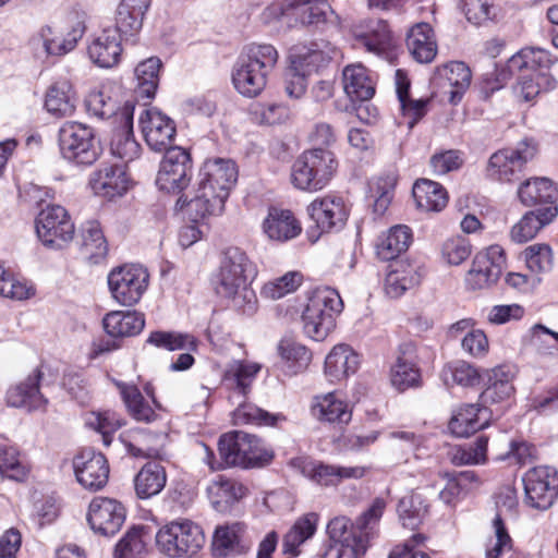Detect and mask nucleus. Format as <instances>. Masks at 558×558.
I'll return each instance as SVG.
<instances>
[{
    "label": "nucleus",
    "mask_w": 558,
    "mask_h": 558,
    "mask_svg": "<svg viewBox=\"0 0 558 558\" xmlns=\"http://www.w3.org/2000/svg\"><path fill=\"white\" fill-rule=\"evenodd\" d=\"M156 543L169 557L192 556L204 546L205 535L198 524L183 519L163 525L156 534Z\"/></svg>",
    "instance_id": "obj_8"
},
{
    "label": "nucleus",
    "mask_w": 558,
    "mask_h": 558,
    "mask_svg": "<svg viewBox=\"0 0 558 558\" xmlns=\"http://www.w3.org/2000/svg\"><path fill=\"white\" fill-rule=\"evenodd\" d=\"M238 170L229 159H208L199 169L193 196L182 194L175 204L179 210L185 209L192 221L197 222L208 216L220 215L235 183Z\"/></svg>",
    "instance_id": "obj_1"
},
{
    "label": "nucleus",
    "mask_w": 558,
    "mask_h": 558,
    "mask_svg": "<svg viewBox=\"0 0 558 558\" xmlns=\"http://www.w3.org/2000/svg\"><path fill=\"white\" fill-rule=\"evenodd\" d=\"M446 384L452 383L462 387H474L480 384L482 376L478 369L472 364L458 360L448 363L442 371Z\"/></svg>",
    "instance_id": "obj_62"
},
{
    "label": "nucleus",
    "mask_w": 558,
    "mask_h": 558,
    "mask_svg": "<svg viewBox=\"0 0 558 558\" xmlns=\"http://www.w3.org/2000/svg\"><path fill=\"white\" fill-rule=\"evenodd\" d=\"M146 342L158 349H163L168 351L196 349V340L193 336L177 331H153L149 333Z\"/></svg>",
    "instance_id": "obj_60"
},
{
    "label": "nucleus",
    "mask_w": 558,
    "mask_h": 558,
    "mask_svg": "<svg viewBox=\"0 0 558 558\" xmlns=\"http://www.w3.org/2000/svg\"><path fill=\"white\" fill-rule=\"evenodd\" d=\"M518 195L525 206H558V191L554 182L547 178H534L525 181L519 187Z\"/></svg>",
    "instance_id": "obj_37"
},
{
    "label": "nucleus",
    "mask_w": 558,
    "mask_h": 558,
    "mask_svg": "<svg viewBox=\"0 0 558 558\" xmlns=\"http://www.w3.org/2000/svg\"><path fill=\"white\" fill-rule=\"evenodd\" d=\"M286 420V416L281 413H270L246 401H241L233 411V421L238 425L278 426Z\"/></svg>",
    "instance_id": "obj_52"
},
{
    "label": "nucleus",
    "mask_w": 558,
    "mask_h": 558,
    "mask_svg": "<svg viewBox=\"0 0 558 558\" xmlns=\"http://www.w3.org/2000/svg\"><path fill=\"white\" fill-rule=\"evenodd\" d=\"M36 233L48 248L61 250L73 240L75 228L66 209L60 205H49L36 219Z\"/></svg>",
    "instance_id": "obj_12"
},
{
    "label": "nucleus",
    "mask_w": 558,
    "mask_h": 558,
    "mask_svg": "<svg viewBox=\"0 0 558 558\" xmlns=\"http://www.w3.org/2000/svg\"><path fill=\"white\" fill-rule=\"evenodd\" d=\"M342 84L345 95L352 102L368 101L375 94V84L368 70L357 63L350 64L343 69Z\"/></svg>",
    "instance_id": "obj_30"
},
{
    "label": "nucleus",
    "mask_w": 558,
    "mask_h": 558,
    "mask_svg": "<svg viewBox=\"0 0 558 558\" xmlns=\"http://www.w3.org/2000/svg\"><path fill=\"white\" fill-rule=\"evenodd\" d=\"M522 481L526 504L532 508L547 510L558 497V472L554 468H533Z\"/></svg>",
    "instance_id": "obj_13"
},
{
    "label": "nucleus",
    "mask_w": 558,
    "mask_h": 558,
    "mask_svg": "<svg viewBox=\"0 0 558 558\" xmlns=\"http://www.w3.org/2000/svg\"><path fill=\"white\" fill-rule=\"evenodd\" d=\"M303 276L299 271H289L280 278L264 284L260 294L269 300H278L294 292L302 283Z\"/></svg>",
    "instance_id": "obj_63"
},
{
    "label": "nucleus",
    "mask_w": 558,
    "mask_h": 558,
    "mask_svg": "<svg viewBox=\"0 0 558 558\" xmlns=\"http://www.w3.org/2000/svg\"><path fill=\"white\" fill-rule=\"evenodd\" d=\"M390 381L399 391H405L420 385L421 373L411 355L401 352L397 357L390 371Z\"/></svg>",
    "instance_id": "obj_51"
},
{
    "label": "nucleus",
    "mask_w": 558,
    "mask_h": 558,
    "mask_svg": "<svg viewBox=\"0 0 558 558\" xmlns=\"http://www.w3.org/2000/svg\"><path fill=\"white\" fill-rule=\"evenodd\" d=\"M113 85H104L97 90H93L85 99V108L88 116L98 120H107L114 118L116 121L121 123L120 102L113 97Z\"/></svg>",
    "instance_id": "obj_36"
},
{
    "label": "nucleus",
    "mask_w": 558,
    "mask_h": 558,
    "mask_svg": "<svg viewBox=\"0 0 558 558\" xmlns=\"http://www.w3.org/2000/svg\"><path fill=\"white\" fill-rule=\"evenodd\" d=\"M59 147L62 158L77 167H89L102 153L100 141L87 124L65 122L59 130Z\"/></svg>",
    "instance_id": "obj_7"
},
{
    "label": "nucleus",
    "mask_w": 558,
    "mask_h": 558,
    "mask_svg": "<svg viewBox=\"0 0 558 558\" xmlns=\"http://www.w3.org/2000/svg\"><path fill=\"white\" fill-rule=\"evenodd\" d=\"M122 38L111 25H106L90 35L87 45L89 60L97 66L110 69L116 66L123 51Z\"/></svg>",
    "instance_id": "obj_20"
},
{
    "label": "nucleus",
    "mask_w": 558,
    "mask_h": 558,
    "mask_svg": "<svg viewBox=\"0 0 558 558\" xmlns=\"http://www.w3.org/2000/svg\"><path fill=\"white\" fill-rule=\"evenodd\" d=\"M246 525L242 522H233L216 527L213 537V550L217 557H228L242 554L246 545L244 535Z\"/></svg>",
    "instance_id": "obj_35"
},
{
    "label": "nucleus",
    "mask_w": 558,
    "mask_h": 558,
    "mask_svg": "<svg viewBox=\"0 0 558 558\" xmlns=\"http://www.w3.org/2000/svg\"><path fill=\"white\" fill-rule=\"evenodd\" d=\"M412 194L417 208L424 211H440L448 203L445 187L428 179H418L413 185Z\"/></svg>",
    "instance_id": "obj_45"
},
{
    "label": "nucleus",
    "mask_w": 558,
    "mask_h": 558,
    "mask_svg": "<svg viewBox=\"0 0 558 558\" xmlns=\"http://www.w3.org/2000/svg\"><path fill=\"white\" fill-rule=\"evenodd\" d=\"M207 452V463L215 470L213 463L214 452L205 446ZM218 450L221 457V463L217 466H241L243 469L260 466L269 462L274 453L265 447L264 441L255 435L234 430L223 434L219 438Z\"/></svg>",
    "instance_id": "obj_4"
},
{
    "label": "nucleus",
    "mask_w": 558,
    "mask_h": 558,
    "mask_svg": "<svg viewBox=\"0 0 558 558\" xmlns=\"http://www.w3.org/2000/svg\"><path fill=\"white\" fill-rule=\"evenodd\" d=\"M436 73L438 76L447 80L450 86L456 88V90L451 92V101H454L456 97L460 99L462 94L470 86L472 74L464 62H449L437 68Z\"/></svg>",
    "instance_id": "obj_58"
},
{
    "label": "nucleus",
    "mask_w": 558,
    "mask_h": 558,
    "mask_svg": "<svg viewBox=\"0 0 558 558\" xmlns=\"http://www.w3.org/2000/svg\"><path fill=\"white\" fill-rule=\"evenodd\" d=\"M119 387L123 402L134 420L150 423L157 418V413L148 404L136 386L119 384Z\"/></svg>",
    "instance_id": "obj_57"
},
{
    "label": "nucleus",
    "mask_w": 558,
    "mask_h": 558,
    "mask_svg": "<svg viewBox=\"0 0 558 558\" xmlns=\"http://www.w3.org/2000/svg\"><path fill=\"white\" fill-rule=\"evenodd\" d=\"M150 3V0L120 1L114 13V23L110 25L124 41L136 43Z\"/></svg>",
    "instance_id": "obj_22"
},
{
    "label": "nucleus",
    "mask_w": 558,
    "mask_h": 558,
    "mask_svg": "<svg viewBox=\"0 0 558 558\" xmlns=\"http://www.w3.org/2000/svg\"><path fill=\"white\" fill-rule=\"evenodd\" d=\"M537 150V141L524 137L515 147L500 149L490 156L487 175L500 182L519 180L525 165L536 156Z\"/></svg>",
    "instance_id": "obj_9"
},
{
    "label": "nucleus",
    "mask_w": 558,
    "mask_h": 558,
    "mask_svg": "<svg viewBox=\"0 0 558 558\" xmlns=\"http://www.w3.org/2000/svg\"><path fill=\"white\" fill-rule=\"evenodd\" d=\"M313 413L320 421L329 423L348 424L352 417L348 403L338 398L335 392L317 398Z\"/></svg>",
    "instance_id": "obj_49"
},
{
    "label": "nucleus",
    "mask_w": 558,
    "mask_h": 558,
    "mask_svg": "<svg viewBox=\"0 0 558 558\" xmlns=\"http://www.w3.org/2000/svg\"><path fill=\"white\" fill-rule=\"evenodd\" d=\"M324 43L313 41L310 45H296L290 50V63L294 70L311 75L326 66L332 59L330 50L323 48Z\"/></svg>",
    "instance_id": "obj_33"
},
{
    "label": "nucleus",
    "mask_w": 558,
    "mask_h": 558,
    "mask_svg": "<svg viewBox=\"0 0 558 558\" xmlns=\"http://www.w3.org/2000/svg\"><path fill=\"white\" fill-rule=\"evenodd\" d=\"M558 214V206L538 207L527 211L510 231V238L515 243H525L535 238L538 231L553 221Z\"/></svg>",
    "instance_id": "obj_32"
},
{
    "label": "nucleus",
    "mask_w": 558,
    "mask_h": 558,
    "mask_svg": "<svg viewBox=\"0 0 558 558\" xmlns=\"http://www.w3.org/2000/svg\"><path fill=\"white\" fill-rule=\"evenodd\" d=\"M82 252L93 263H99L108 253V243L100 225L96 220H89L81 227Z\"/></svg>",
    "instance_id": "obj_48"
},
{
    "label": "nucleus",
    "mask_w": 558,
    "mask_h": 558,
    "mask_svg": "<svg viewBox=\"0 0 558 558\" xmlns=\"http://www.w3.org/2000/svg\"><path fill=\"white\" fill-rule=\"evenodd\" d=\"M306 211L315 223V229L310 231L313 241H316L323 233L342 230L350 215L344 198L336 194H327L315 198L307 206Z\"/></svg>",
    "instance_id": "obj_11"
},
{
    "label": "nucleus",
    "mask_w": 558,
    "mask_h": 558,
    "mask_svg": "<svg viewBox=\"0 0 558 558\" xmlns=\"http://www.w3.org/2000/svg\"><path fill=\"white\" fill-rule=\"evenodd\" d=\"M488 440V436L481 434L472 442L453 447L449 452L451 463L454 465L485 463Z\"/></svg>",
    "instance_id": "obj_54"
},
{
    "label": "nucleus",
    "mask_w": 558,
    "mask_h": 558,
    "mask_svg": "<svg viewBox=\"0 0 558 558\" xmlns=\"http://www.w3.org/2000/svg\"><path fill=\"white\" fill-rule=\"evenodd\" d=\"M161 66L162 62L157 57H150L136 65L134 70L136 80L134 93L137 97L147 100L155 97L159 84V71Z\"/></svg>",
    "instance_id": "obj_46"
},
{
    "label": "nucleus",
    "mask_w": 558,
    "mask_h": 558,
    "mask_svg": "<svg viewBox=\"0 0 558 558\" xmlns=\"http://www.w3.org/2000/svg\"><path fill=\"white\" fill-rule=\"evenodd\" d=\"M359 366V354L348 344H337L325 359V375L330 383H338L354 374Z\"/></svg>",
    "instance_id": "obj_28"
},
{
    "label": "nucleus",
    "mask_w": 558,
    "mask_h": 558,
    "mask_svg": "<svg viewBox=\"0 0 558 558\" xmlns=\"http://www.w3.org/2000/svg\"><path fill=\"white\" fill-rule=\"evenodd\" d=\"M291 465L319 485L332 486L339 484L337 465L316 462L307 458H295L291 460Z\"/></svg>",
    "instance_id": "obj_55"
},
{
    "label": "nucleus",
    "mask_w": 558,
    "mask_h": 558,
    "mask_svg": "<svg viewBox=\"0 0 558 558\" xmlns=\"http://www.w3.org/2000/svg\"><path fill=\"white\" fill-rule=\"evenodd\" d=\"M495 538L490 539L486 546L485 558H500L504 554L512 549V539L505 525L500 513L496 514L493 520Z\"/></svg>",
    "instance_id": "obj_64"
},
{
    "label": "nucleus",
    "mask_w": 558,
    "mask_h": 558,
    "mask_svg": "<svg viewBox=\"0 0 558 558\" xmlns=\"http://www.w3.org/2000/svg\"><path fill=\"white\" fill-rule=\"evenodd\" d=\"M354 36L368 52L387 60L392 58L393 41L386 21L381 19L363 21L355 27Z\"/></svg>",
    "instance_id": "obj_21"
},
{
    "label": "nucleus",
    "mask_w": 558,
    "mask_h": 558,
    "mask_svg": "<svg viewBox=\"0 0 558 558\" xmlns=\"http://www.w3.org/2000/svg\"><path fill=\"white\" fill-rule=\"evenodd\" d=\"M83 33L84 27L81 24H77V26L73 27L60 41L59 46H53L54 28L49 25H45L40 27L35 35H33L31 38V46L35 56L39 59L50 56L60 57L72 51L76 47L78 39L83 36Z\"/></svg>",
    "instance_id": "obj_26"
},
{
    "label": "nucleus",
    "mask_w": 558,
    "mask_h": 558,
    "mask_svg": "<svg viewBox=\"0 0 558 558\" xmlns=\"http://www.w3.org/2000/svg\"><path fill=\"white\" fill-rule=\"evenodd\" d=\"M166 484V469L157 461L146 462L134 477L135 494L140 499L157 496Z\"/></svg>",
    "instance_id": "obj_38"
},
{
    "label": "nucleus",
    "mask_w": 558,
    "mask_h": 558,
    "mask_svg": "<svg viewBox=\"0 0 558 558\" xmlns=\"http://www.w3.org/2000/svg\"><path fill=\"white\" fill-rule=\"evenodd\" d=\"M102 326L110 338L134 337L144 329L145 316L137 311H112L102 318Z\"/></svg>",
    "instance_id": "obj_29"
},
{
    "label": "nucleus",
    "mask_w": 558,
    "mask_h": 558,
    "mask_svg": "<svg viewBox=\"0 0 558 558\" xmlns=\"http://www.w3.org/2000/svg\"><path fill=\"white\" fill-rule=\"evenodd\" d=\"M268 75L239 57L233 71L232 83L235 89L245 97H255L267 84Z\"/></svg>",
    "instance_id": "obj_41"
},
{
    "label": "nucleus",
    "mask_w": 558,
    "mask_h": 558,
    "mask_svg": "<svg viewBox=\"0 0 558 558\" xmlns=\"http://www.w3.org/2000/svg\"><path fill=\"white\" fill-rule=\"evenodd\" d=\"M240 57L268 75L276 66L279 56L272 45L252 44L244 49Z\"/></svg>",
    "instance_id": "obj_59"
},
{
    "label": "nucleus",
    "mask_w": 558,
    "mask_h": 558,
    "mask_svg": "<svg viewBox=\"0 0 558 558\" xmlns=\"http://www.w3.org/2000/svg\"><path fill=\"white\" fill-rule=\"evenodd\" d=\"M411 241L412 232L409 227L402 225L391 227L378 236L375 245L376 254L381 260H393L409 248Z\"/></svg>",
    "instance_id": "obj_40"
},
{
    "label": "nucleus",
    "mask_w": 558,
    "mask_h": 558,
    "mask_svg": "<svg viewBox=\"0 0 558 558\" xmlns=\"http://www.w3.org/2000/svg\"><path fill=\"white\" fill-rule=\"evenodd\" d=\"M318 521L319 515L316 512H307L298 518L283 537V553L292 557L298 556L299 547L315 535Z\"/></svg>",
    "instance_id": "obj_43"
},
{
    "label": "nucleus",
    "mask_w": 558,
    "mask_h": 558,
    "mask_svg": "<svg viewBox=\"0 0 558 558\" xmlns=\"http://www.w3.org/2000/svg\"><path fill=\"white\" fill-rule=\"evenodd\" d=\"M41 379L43 372L36 368L24 380L11 386L7 391V404L28 412L45 410L48 399L40 391Z\"/></svg>",
    "instance_id": "obj_23"
},
{
    "label": "nucleus",
    "mask_w": 558,
    "mask_h": 558,
    "mask_svg": "<svg viewBox=\"0 0 558 558\" xmlns=\"http://www.w3.org/2000/svg\"><path fill=\"white\" fill-rule=\"evenodd\" d=\"M149 274L137 264L113 268L108 275V287L113 300L122 306H133L147 290Z\"/></svg>",
    "instance_id": "obj_10"
},
{
    "label": "nucleus",
    "mask_w": 558,
    "mask_h": 558,
    "mask_svg": "<svg viewBox=\"0 0 558 558\" xmlns=\"http://www.w3.org/2000/svg\"><path fill=\"white\" fill-rule=\"evenodd\" d=\"M384 498L377 497L355 520L337 517L329 521L327 533L329 544L323 558H359L363 556L378 532V524L386 509Z\"/></svg>",
    "instance_id": "obj_2"
},
{
    "label": "nucleus",
    "mask_w": 558,
    "mask_h": 558,
    "mask_svg": "<svg viewBox=\"0 0 558 558\" xmlns=\"http://www.w3.org/2000/svg\"><path fill=\"white\" fill-rule=\"evenodd\" d=\"M147 532L144 526H133L116 545L114 558H140L146 550Z\"/></svg>",
    "instance_id": "obj_61"
},
{
    "label": "nucleus",
    "mask_w": 558,
    "mask_h": 558,
    "mask_svg": "<svg viewBox=\"0 0 558 558\" xmlns=\"http://www.w3.org/2000/svg\"><path fill=\"white\" fill-rule=\"evenodd\" d=\"M427 508L428 506L421 494L411 493L399 500L397 512L402 525L414 530L423 522Z\"/></svg>",
    "instance_id": "obj_53"
},
{
    "label": "nucleus",
    "mask_w": 558,
    "mask_h": 558,
    "mask_svg": "<svg viewBox=\"0 0 558 558\" xmlns=\"http://www.w3.org/2000/svg\"><path fill=\"white\" fill-rule=\"evenodd\" d=\"M88 185L95 195L112 199L126 193L129 179L122 166L105 165L90 173Z\"/></svg>",
    "instance_id": "obj_25"
},
{
    "label": "nucleus",
    "mask_w": 558,
    "mask_h": 558,
    "mask_svg": "<svg viewBox=\"0 0 558 558\" xmlns=\"http://www.w3.org/2000/svg\"><path fill=\"white\" fill-rule=\"evenodd\" d=\"M140 125L150 149L167 153V149L177 148L173 146L174 121L158 109H146L140 117Z\"/></svg>",
    "instance_id": "obj_18"
},
{
    "label": "nucleus",
    "mask_w": 558,
    "mask_h": 558,
    "mask_svg": "<svg viewBox=\"0 0 558 558\" xmlns=\"http://www.w3.org/2000/svg\"><path fill=\"white\" fill-rule=\"evenodd\" d=\"M555 61L556 58H553L549 51L543 48L525 47L513 54L500 70L496 65L497 85L492 89L500 88L515 72L546 73Z\"/></svg>",
    "instance_id": "obj_16"
},
{
    "label": "nucleus",
    "mask_w": 558,
    "mask_h": 558,
    "mask_svg": "<svg viewBox=\"0 0 558 558\" xmlns=\"http://www.w3.org/2000/svg\"><path fill=\"white\" fill-rule=\"evenodd\" d=\"M407 47L417 62H432L437 53V44L432 26L428 23L414 25L408 33Z\"/></svg>",
    "instance_id": "obj_39"
},
{
    "label": "nucleus",
    "mask_w": 558,
    "mask_h": 558,
    "mask_svg": "<svg viewBox=\"0 0 558 558\" xmlns=\"http://www.w3.org/2000/svg\"><path fill=\"white\" fill-rule=\"evenodd\" d=\"M192 161L182 148L167 149L160 162L156 185L167 193L180 194L190 183Z\"/></svg>",
    "instance_id": "obj_15"
},
{
    "label": "nucleus",
    "mask_w": 558,
    "mask_h": 558,
    "mask_svg": "<svg viewBox=\"0 0 558 558\" xmlns=\"http://www.w3.org/2000/svg\"><path fill=\"white\" fill-rule=\"evenodd\" d=\"M518 82L513 86V94L519 101L535 104L542 90L550 87L551 78L547 73L532 74L529 72H515Z\"/></svg>",
    "instance_id": "obj_50"
},
{
    "label": "nucleus",
    "mask_w": 558,
    "mask_h": 558,
    "mask_svg": "<svg viewBox=\"0 0 558 558\" xmlns=\"http://www.w3.org/2000/svg\"><path fill=\"white\" fill-rule=\"evenodd\" d=\"M125 517V508L118 500L95 497L89 504L87 522L95 533L110 537L120 531Z\"/></svg>",
    "instance_id": "obj_17"
},
{
    "label": "nucleus",
    "mask_w": 558,
    "mask_h": 558,
    "mask_svg": "<svg viewBox=\"0 0 558 558\" xmlns=\"http://www.w3.org/2000/svg\"><path fill=\"white\" fill-rule=\"evenodd\" d=\"M29 468L14 446L0 442V474L9 480L23 482Z\"/></svg>",
    "instance_id": "obj_56"
},
{
    "label": "nucleus",
    "mask_w": 558,
    "mask_h": 558,
    "mask_svg": "<svg viewBox=\"0 0 558 558\" xmlns=\"http://www.w3.org/2000/svg\"><path fill=\"white\" fill-rule=\"evenodd\" d=\"M506 267L505 251L500 245H490L475 255L466 272L465 284L470 290H482L495 284Z\"/></svg>",
    "instance_id": "obj_14"
},
{
    "label": "nucleus",
    "mask_w": 558,
    "mask_h": 558,
    "mask_svg": "<svg viewBox=\"0 0 558 558\" xmlns=\"http://www.w3.org/2000/svg\"><path fill=\"white\" fill-rule=\"evenodd\" d=\"M265 234L272 241L286 242L301 233V225L292 211L270 207L263 222Z\"/></svg>",
    "instance_id": "obj_31"
},
{
    "label": "nucleus",
    "mask_w": 558,
    "mask_h": 558,
    "mask_svg": "<svg viewBox=\"0 0 558 558\" xmlns=\"http://www.w3.org/2000/svg\"><path fill=\"white\" fill-rule=\"evenodd\" d=\"M45 107L56 117L72 114L75 110V96L71 83L66 80L54 82L46 93Z\"/></svg>",
    "instance_id": "obj_47"
},
{
    "label": "nucleus",
    "mask_w": 558,
    "mask_h": 558,
    "mask_svg": "<svg viewBox=\"0 0 558 558\" xmlns=\"http://www.w3.org/2000/svg\"><path fill=\"white\" fill-rule=\"evenodd\" d=\"M259 371L260 365L257 363L233 361L227 365L223 372L222 384L233 393L246 398Z\"/></svg>",
    "instance_id": "obj_34"
},
{
    "label": "nucleus",
    "mask_w": 558,
    "mask_h": 558,
    "mask_svg": "<svg viewBox=\"0 0 558 558\" xmlns=\"http://www.w3.org/2000/svg\"><path fill=\"white\" fill-rule=\"evenodd\" d=\"M77 482L88 490H99L109 478L107 458L92 448L83 449L73 460Z\"/></svg>",
    "instance_id": "obj_19"
},
{
    "label": "nucleus",
    "mask_w": 558,
    "mask_h": 558,
    "mask_svg": "<svg viewBox=\"0 0 558 558\" xmlns=\"http://www.w3.org/2000/svg\"><path fill=\"white\" fill-rule=\"evenodd\" d=\"M280 367L287 376H294L307 368L312 360L311 351L303 344L282 339L278 344Z\"/></svg>",
    "instance_id": "obj_44"
},
{
    "label": "nucleus",
    "mask_w": 558,
    "mask_h": 558,
    "mask_svg": "<svg viewBox=\"0 0 558 558\" xmlns=\"http://www.w3.org/2000/svg\"><path fill=\"white\" fill-rule=\"evenodd\" d=\"M515 368L512 365H498L486 372V388L480 396L482 405L501 403L510 399L514 392L512 380Z\"/></svg>",
    "instance_id": "obj_27"
},
{
    "label": "nucleus",
    "mask_w": 558,
    "mask_h": 558,
    "mask_svg": "<svg viewBox=\"0 0 558 558\" xmlns=\"http://www.w3.org/2000/svg\"><path fill=\"white\" fill-rule=\"evenodd\" d=\"M389 267L390 270L385 279V291L391 299L402 296L405 291L421 282L422 275L414 265L396 263Z\"/></svg>",
    "instance_id": "obj_42"
},
{
    "label": "nucleus",
    "mask_w": 558,
    "mask_h": 558,
    "mask_svg": "<svg viewBox=\"0 0 558 558\" xmlns=\"http://www.w3.org/2000/svg\"><path fill=\"white\" fill-rule=\"evenodd\" d=\"M134 110V101L126 100L121 110L120 128L114 132L110 144L112 155L124 162L133 161L141 153V145L133 134Z\"/></svg>",
    "instance_id": "obj_24"
},
{
    "label": "nucleus",
    "mask_w": 558,
    "mask_h": 558,
    "mask_svg": "<svg viewBox=\"0 0 558 558\" xmlns=\"http://www.w3.org/2000/svg\"><path fill=\"white\" fill-rule=\"evenodd\" d=\"M257 267L240 247H228L222 255L213 283L216 293L229 301V306L240 314L252 316L257 311V296L251 282Z\"/></svg>",
    "instance_id": "obj_3"
},
{
    "label": "nucleus",
    "mask_w": 558,
    "mask_h": 558,
    "mask_svg": "<svg viewBox=\"0 0 558 558\" xmlns=\"http://www.w3.org/2000/svg\"><path fill=\"white\" fill-rule=\"evenodd\" d=\"M342 308L343 302L337 290L330 287L315 289L302 314L305 335L315 341L324 340L335 328L336 316Z\"/></svg>",
    "instance_id": "obj_6"
},
{
    "label": "nucleus",
    "mask_w": 558,
    "mask_h": 558,
    "mask_svg": "<svg viewBox=\"0 0 558 558\" xmlns=\"http://www.w3.org/2000/svg\"><path fill=\"white\" fill-rule=\"evenodd\" d=\"M338 165L330 149L314 147L304 150L292 165L291 183L300 191L318 192L329 184Z\"/></svg>",
    "instance_id": "obj_5"
}]
</instances>
